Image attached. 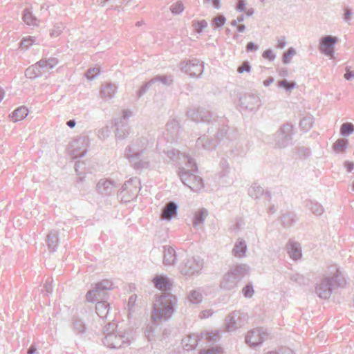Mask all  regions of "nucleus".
Segmentation results:
<instances>
[{"label": "nucleus", "mask_w": 354, "mask_h": 354, "mask_svg": "<svg viewBox=\"0 0 354 354\" xmlns=\"http://www.w3.org/2000/svg\"><path fill=\"white\" fill-rule=\"evenodd\" d=\"M201 339L206 340L208 343L214 344L220 340V334L217 330L212 332H203L201 333Z\"/></svg>", "instance_id": "nucleus-32"}, {"label": "nucleus", "mask_w": 354, "mask_h": 354, "mask_svg": "<svg viewBox=\"0 0 354 354\" xmlns=\"http://www.w3.org/2000/svg\"><path fill=\"white\" fill-rule=\"evenodd\" d=\"M46 241L50 252H55L59 244L58 232L56 230H51L47 235Z\"/></svg>", "instance_id": "nucleus-27"}, {"label": "nucleus", "mask_w": 354, "mask_h": 354, "mask_svg": "<svg viewBox=\"0 0 354 354\" xmlns=\"http://www.w3.org/2000/svg\"><path fill=\"white\" fill-rule=\"evenodd\" d=\"M181 71L191 77H200L204 71L203 62L199 59H193L183 61L180 63Z\"/></svg>", "instance_id": "nucleus-10"}, {"label": "nucleus", "mask_w": 354, "mask_h": 354, "mask_svg": "<svg viewBox=\"0 0 354 354\" xmlns=\"http://www.w3.org/2000/svg\"><path fill=\"white\" fill-rule=\"evenodd\" d=\"M187 116L196 122L211 123L207 129V134H203L197 139L196 147L198 149L212 151L220 144L228 158L243 157L248 153L249 147L247 142L237 140V132L225 126L224 119L214 117L209 111L202 107L189 110Z\"/></svg>", "instance_id": "nucleus-1"}, {"label": "nucleus", "mask_w": 354, "mask_h": 354, "mask_svg": "<svg viewBox=\"0 0 354 354\" xmlns=\"http://www.w3.org/2000/svg\"><path fill=\"white\" fill-rule=\"evenodd\" d=\"M178 128V122L176 120H172L167 123V130H177Z\"/></svg>", "instance_id": "nucleus-64"}, {"label": "nucleus", "mask_w": 354, "mask_h": 354, "mask_svg": "<svg viewBox=\"0 0 354 354\" xmlns=\"http://www.w3.org/2000/svg\"><path fill=\"white\" fill-rule=\"evenodd\" d=\"M287 252L293 260H298L302 256L300 244L297 242L290 241L287 244Z\"/></svg>", "instance_id": "nucleus-22"}, {"label": "nucleus", "mask_w": 354, "mask_h": 354, "mask_svg": "<svg viewBox=\"0 0 354 354\" xmlns=\"http://www.w3.org/2000/svg\"><path fill=\"white\" fill-rule=\"evenodd\" d=\"M163 264L165 266H174L177 262V254L176 250L170 245H164Z\"/></svg>", "instance_id": "nucleus-17"}, {"label": "nucleus", "mask_w": 354, "mask_h": 354, "mask_svg": "<svg viewBox=\"0 0 354 354\" xmlns=\"http://www.w3.org/2000/svg\"><path fill=\"white\" fill-rule=\"evenodd\" d=\"M345 284V279L337 265L328 266L325 272L318 279L315 285V293L323 299H328L333 290Z\"/></svg>", "instance_id": "nucleus-3"}, {"label": "nucleus", "mask_w": 354, "mask_h": 354, "mask_svg": "<svg viewBox=\"0 0 354 354\" xmlns=\"http://www.w3.org/2000/svg\"><path fill=\"white\" fill-rule=\"evenodd\" d=\"M34 39L32 37L28 38H24L21 41V46L25 48H28L30 46L32 45Z\"/></svg>", "instance_id": "nucleus-63"}, {"label": "nucleus", "mask_w": 354, "mask_h": 354, "mask_svg": "<svg viewBox=\"0 0 354 354\" xmlns=\"http://www.w3.org/2000/svg\"><path fill=\"white\" fill-rule=\"evenodd\" d=\"M192 26L197 33H201L207 26V23L205 20L193 21Z\"/></svg>", "instance_id": "nucleus-48"}, {"label": "nucleus", "mask_w": 354, "mask_h": 354, "mask_svg": "<svg viewBox=\"0 0 354 354\" xmlns=\"http://www.w3.org/2000/svg\"><path fill=\"white\" fill-rule=\"evenodd\" d=\"M297 154L300 157H308L310 155V150L308 147H301L297 149Z\"/></svg>", "instance_id": "nucleus-60"}, {"label": "nucleus", "mask_w": 354, "mask_h": 354, "mask_svg": "<svg viewBox=\"0 0 354 354\" xmlns=\"http://www.w3.org/2000/svg\"><path fill=\"white\" fill-rule=\"evenodd\" d=\"M277 86L285 89L286 91H290L296 86V83L295 82H289L286 79H283L277 82Z\"/></svg>", "instance_id": "nucleus-45"}, {"label": "nucleus", "mask_w": 354, "mask_h": 354, "mask_svg": "<svg viewBox=\"0 0 354 354\" xmlns=\"http://www.w3.org/2000/svg\"><path fill=\"white\" fill-rule=\"evenodd\" d=\"M248 272V266L245 264L235 265L229 271L239 281L247 274Z\"/></svg>", "instance_id": "nucleus-24"}, {"label": "nucleus", "mask_w": 354, "mask_h": 354, "mask_svg": "<svg viewBox=\"0 0 354 354\" xmlns=\"http://www.w3.org/2000/svg\"><path fill=\"white\" fill-rule=\"evenodd\" d=\"M337 41L338 39L336 37L325 35L320 39L319 49L325 55L332 58L335 53L333 48Z\"/></svg>", "instance_id": "nucleus-14"}, {"label": "nucleus", "mask_w": 354, "mask_h": 354, "mask_svg": "<svg viewBox=\"0 0 354 354\" xmlns=\"http://www.w3.org/2000/svg\"><path fill=\"white\" fill-rule=\"evenodd\" d=\"M99 73L100 69L98 68H92L86 71L85 77L88 80H93L99 75Z\"/></svg>", "instance_id": "nucleus-55"}, {"label": "nucleus", "mask_w": 354, "mask_h": 354, "mask_svg": "<svg viewBox=\"0 0 354 354\" xmlns=\"http://www.w3.org/2000/svg\"><path fill=\"white\" fill-rule=\"evenodd\" d=\"M254 292L253 286L251 283L247 284L242 290L243 296L247 298L252 297Z\"/></svg>", "instance_id": "nucleus-56"}, {"label": "nucleus", "mask_w": 354, "mask_h": 354, "mask_svg": "<svg viewBox=\"0 0 354 354\" xmlns=\"http://www.w3.org/2000/svg\"><path fill=\"white\" fill-rule=\"evenodd\" d=\"M295 53V49L292 47H290L283 55L282 61L283 64H289L290 59Z\"/></svg>", "instance_id": "nucleus-50"}, {"label": "nucleus", "mask_w": 354, "mask_h": 354, "mask_svg": "<svg viewBox=\"0 0 354 354\" xmlns=\"http://www.w3.org/2000/svg\"><path fill=\"white\" fill-rule=\"evenodd\" d=\"M294 127L290 123H285L272 136L273 145L275 148L285 149L292 145Z\"/></svg>", "instance_id": "nucleus-6"}, {"label": "nucleus", "mask_w": 354, "mask_h": 354, "mask_svg": "<svg viewBox=\"0 0 354 354\" xmlns=\"http://www.w3.org/2000/svg\"><path fill=\"white\" fill-rule=\"evenodd\" d=\"M187 168H180L178 176L182 183L194 192H197L203 187V179L196 174L198 168L192 158H188L186 162Z\"/></svg>", "instance_id": "nucleus-5"}, {"label": "nucleus", "mask_w": 354, "mask_h": 354, "mask_svg": "<svg viewBox=\"0 0 354 354\" xmlns=\"http://www.w3.org/2000/svg\"><path fill=\"white\" fill-rule=\"evenodd\" d=\"M117 91V86L115 84L106 82L102 85L100 95L102 98L109 100L114 97Z\"/></svg>", "instance_id": "nucleus-23"}, {"label": "nucleus", "mask_w": 354, "mask_h": 354, "mask_svg": "<svg viewBox=\"0 0 354 354\" xmlns=\"http://www.w3.org/2000/svg\"><path fill=\"white\" fill-rule=\"evenodd\" d=\"M104 344L114 349L127 347L131 344V339L128 334L119 330L113 335H108L103 339Z\"/></svg>", "instance_id": "nucleus-8"}, {"label": "nucleus", "mask_w": 354, "mask_h": 354, "mask_svg": "<svg viewBox=\"0 0 354 354\" xmlns=\"http://www.w3.org/2000/svg\"><path fill=\"white\" fill-rule=\"evenodd\" d=\"M247 251V245L243 239H239L232 250V254L236 257H243Z\"/></svg>", "instance_id": "nucleus-28"}, {"label": "nucleus", "mask_w": 354, "mask_h": 354, "mask_svg": "<svg viewBox=\"0 0 354 354\" xmlns=\"http://www.w3.org/2000/svg\"><path fill=\"white\" fill-rule=\"evenodd\" d=\"M268 333L263 328H257L248 332L245 342L251 347L259 346L266 339Z\"/></svg>", "instance_id": "nucleus-11"}, {"label": "nucleus", "mask_w": 354, "mask_h": 354, "mask_svg": "<svg viewBox=\"0 0 354 354\" xmlns=\"http://www.w3.org/2000/svg\"><path fill=\"white\" fill-rule=\"evenodd\" d=\"M223 349L221 346H216L209 349L201 350L199 354H221Z\"/></svg>", "instance_id": "nucleus-53"}, {"label": "nucleus", "mask_w": 354, "mask_h": 354, "mask_svg": "<svg viewBox=\"0 0 354 354\" xmlns=\"http://www.w3.org/2000/svg\"><path fill=\"white\" fill-rule=\"evenodd\" d=\"M239 282V281L228 272L223 276L220 286L222 289L230 290L236 288Z\"/></svg>", "instance_id": "nucleus-21"}, {"label": "nucleus", "mask_w": 354, "mask_h": 354, "mask_svg": "<svg viewBox=\"0 0 354 354\" xmlns=\"http://www.w3.org/2000/svg\"><path fill=\"white\" fill-rule=\"evenodd\" d=\"M153 83H151V80L148 82L145 83L143 86H141L140 90L137 93L138 97H140L142 96L149 88V87L153 84Z\"/></svg>", "instance_id": "nucleus-61"}, {"label": "nucleus", "mask_w": 354, "mask_h": 354, "mask_svg": "<svg viewBox=\"0 0 354 354\" xmlns=\"http://www.w3.org/2000/svg\"><path fill=\"white\" fill-rule=\"evenodd\" d=\"M73 330L77 335L85 334L87 330L85 323L80 319H75L72 324Z\"/></svg>", "instance_id": "nucleus-34"}, {"label": "nucleus", "mask_w": 354, "mask_h": 354, "mask_svg": "<svg viewBox=\"0 0 354 354\" xmlns=\"http://www.w3.org/2000/svg\"><path fill=\"white\" fill-rule=\"evenodd\" d=\"M140 181L138 178H132L127 180L118 192V196L121 201L127 203L136 197L137 193L140 190Z\"/></svg>", "instance_id": "nucleus-7"}, {"label": "nucleus", "mask_w": 354, "mask_h": 354, "mask_svg": "<svg viewBox=\"0 0 354 354\" xmlns=\"http://www.w3.org/2000/svg\"><path fill=\"white\" fill-rule=\"evenodd\" d=\"M145 149V140L143 139H138L126 148L125 157L129 160L138 158Z\"/></svg>", "instance_id": "nucleus-15"}, {"label": "nucleus", "mask_w": 354, "mask_h": 354, "mask_svg": "<svg viewBox=\"0 0 354 354\" xmlns=\"http://www.w3.org/2000/svg\"><path fill=\"white\" fill-rule=\"evenodd\" d=\"M252 66L248 61H244L241 65H240L237 68V72L240 74L243 73L244 72H250L251 71Z\"/></svg>", "instance_id": "nucleus-57"}, {"label": "nucleus", "mask_w": 354, "mask_h": 354, "mask_svg": "<svg viewBox=\"0 0 354 354\" xmlns=\"http://www.w3.org/2000/svg\"><path fill=\"white\" fill-rule=\"evenodd\" d=\"M348 145V141L346 139H338L333 145V149L335 151L344 152L346 149Z\"/></svg>", "instance_id": "nucleus-38"}, {"label": "nucleus", "mask_w": 354, "mask_h": 354, "mask_svg": "<svg viewBox=\"0 0 354 354\" xmlns=\"http://www.w3.org/2000/svg\"><path fill=\"white\" fill-rule=\"evenodd\" d=\"M281 219L283 225L288 227L295 221V215L292 212H287L281 216Z\"/></svg>", "instance_id": "nucleus-39"}, {"label": "nucleus", "mask_w": 354, "mask_h": 354, "mask_svg": "<svg viewBox=\"0 0 354 354\" xmlns=\"http://www.w3.org/2000/svg\"><path fill=\"white\" fill-rule=\"evenodd\" d=\"M208 212L205 209H201L196 211L194 214L193 218V225L194 227H197L198 225L203 223L205 218L207 216Z\"/></svg>", "instance_id": "nucleus-36"}, {"label": "nucleus", "mask_w": 354, "mask_h": 354, "mask_svg": "<svg viewBox=\"0 0 354 354\" xmlns=\"http://www.w3.org/2000/svg\"><path fill=\"white\" fill-rule=\"evenodd\" d=\"M167 156L171 160L175 162H178V160L181 159V158H183L187 162L188 158H190L189 157L186 156L183 153H180L178 150H176L175 149L167 150Z\"/></svg>", "instance_id": "nucleus-37"}, {"label": "nucleus", "mask_w": 354, "mask_h": 354, "mask_svg": "<svg viewBox=\"0 0 354 354\" xmlns=\"http://www.w3.org/2000/svg\"><path fill=\"white\" fill-rule=\"evenodd\" d=\"M185 9L183 3L181 1H178L176 3H173L170 6V10L173 15H179Z\"/></svg>", "instance_id": "nucleus-49"}, {"label": "nucleus", "mask_w": 354, "mask_h": 354, "mask_svg": "<svg viewBox=\"0 0 354 354\" xmlns=\"http://www.w3.org/2000/svg\"><path fill=\"white\" fill-rule=\"evenodd\" d=\"M64 26L62 24H56L53 29L51 30L50 35L51 37H57L62 32Z\"/></svg>", "instance_id": "nucleus-54"}, {"label": "nucleus", "mask_w": 354, "mask_h": 354, "mask_svg": "<svg viewBox=\"0 0 354 354\" xmlns=\"http://www.w3.org/2000/svg\"><path fill=\"white\" fill-rule=\"evenodd\" d=\"M45 73L43 71V68L38 64V62L28 67L25 71V75L26 77L30 79H35L36 77H40Z\"/></svg>", "instance_id": "nucleus-29"}, {"label": "nucleus", "mask_w": 354, "mask_h": 354, "mask_svg": "<svg viewBox=\"0 0 354 354\" xmlns=\"http://www.w3.org/2000/svg\"><path fill=\"white\" fill-rule=\"evenodd\" d=\"M23 20L28 25H36L37 18L26 8L24 10Z\"/></svg>", "instance_id": "nucleus-42"}, {"label": "nucleus", "mask_w": 354, "mask_h": 354, "mask_svg": "<svg viewBox=\"0 0 354 354\" xmlns=\"http://www.w3.org/2000/svg\"><path fill=\"white\" fill-rule=\"evenodd\" d=\"M160 82L164 85L169 86L171 84L173 80L171 76L156 75L151 80V83Z\"/></svg>", "instance_id": "nucleus-43"}, {"label": "nucleus", "mask_w": 354, "mask_h": 354, "mask_svg": "<svg viewBox=\"0 0 354 354\" xmlns=\"http://www.w3.org/2000/svg\"><path fill=\"white\" fill-rule=\"evenodd\" d=\"M304 203L305 207L315 215L319 216L324 212V208L322 205L316 201L309 200L306 201Z\"/></svg>", "instance_id": "nucleus-31"}, {"label": "nucleus", "mask_w": 354, "mask_h": 354, "mask_svg": "<svg viewBox=\"0 0 354 354\" xmlns=\"http://www.w3.org/2000/svg\"><path fill=\"white\" fill-rule=\"evenodd\" d=\"M290 279L299 286L304 285L306 281L305 277L302 274H300L299 273L290 274Z\"/></svg>", "instance_id": "nucleus-51"}, {"label": "nucleus", "mask_w": 354, "mask_h": 354, "mask_svg": "<svg viewBox=\"0 0 354 354\" xmlns=\"http://www.w3.org/2000/svg\"><path fill=\"white\" fill-rule=\"evenodd\" d=\"M53 280L51 278H48L46 280L44 288L41 290V291L44 295L49 296L50 295L52 294L53 290Z\"/></svg>", "instance_id": "nucleus-47"}, {"label": "nucleus", "mask_w": 354, "mask_h": 354, "mask_svg": "<svg viewBox=\"0 0 354 354\" xmlns=\"http://www.w3.org/2000/svg\"><path fill=\"white\" fill-rule=\"evenodd\" d=\"M189 301L194 304H198L202 301L203 295L198 290H193L188 295Z\"/></svg>", "instance_id": "nucleus-40"}, {"label": "nucleus", "mask_w": 354, "mask_h": 354, "mask_svg": "<svg viewBox=\"0 0 354 354\" xmlns=\"http://www.w3.org/2000/svg\"><path fill=\"white\" fill-rule=\"evenodd\" d=\"M28 113V111L25 106H20L11 113L10 117L13 122H18L24 119Z\"/></svg>", "instance_id": "nucleus-33"}, {"label": "nucleus", "mask_w": 354, "mask_h": 354, "mask_svg": "<svg viewBox=\"0 0 354 354\" xmlns=\"http://www.w3.org/2000/svg\"><path fill=\"white\" fill-rule=\"evenodd\" d=\"M178 206L173 201L169 202L162 209L161 218L165 221H170L177 215Z\"/></svg>", "instance_id": "nucleus-18"}, {"label": "nucleus", "mask_w": 354, "mask_h": 354, "mask_svg": "<svg viewBox=\"0 0 354 354\" xmlns=\"http://www.w3.org/2000/svg\"><path fill=\"white\" fill-rule=\"evenodd\" d=\"M226 21V18L223 15H219L215 17L212 20V25L215 28H221L224 26Z\"/></svg>", "instance_id": "nucleus-52"}, {"label": "nucleus", "mask_w": 354, "mask_h": 354, "mask_svg": "<svg viewBox=\"0 0 354 354\" xmlns=\"http://www.w3.org/2000/svg\"><path fill=\"white\" fill-rule=\"evenodd\" d=\"M153 282L154 283V286L156 288L165 290V292L162 293L161 295L158 296L156 299V300L161 296L165 295V294H171L168 291L171 290V283L170 282L169 279L164 275H158L153 278Z\"/></svg>", "instance_id": "nucleus-16"}, {"label": "nucleus", "mask_w": 354, "mask_h": 354, "mask_svg": "<svg viewBox=\"0 0 354 354\" xmlns=\"http://www.w3.org/2000/svg\"><path fill=\"white\" fill-rule=\"evenodd\" d=\"M79 144H87L86 139L85 138H80L73 144L72 147H73V153L75 158L84 157L87 152V149L86 148H84L82 151H79Z\"/></svg>", "instance_id": "nucleus-35"}, {"label": "nucleus", "mask_w": 354, "mask_h": 354, "mask_svg": "<svg viewBox=\"0 0 354 354\" xmlns=\"http://www.w3.org/2000/svg\"><path fill=\"white\" fill-rule=\"evenodd\" d=\"M201 340V335L196 334L189 335L183 339V344L186 350H194L197 346L198 342Z\"/></svg>", "instance_id": "nucleus-25"}, {"label": "nucleus", "mask_w": 354, "mask_h": 354, "mask_svg": "<svg viewBox=\"0 0 354 354\" xmlns=\"http://www.w3.org/2000/svg\"><path fill=\"white\" fill-rule=\"evenodd\" d=\"M259 95L255 93H245L239 97L240 106L245 110L254 111L261 105Z\"/></svg>", "instance_id": "nucleus-13"}, {"label": "nucleus", "mask_w": 354, "mask_h": 354, "mask_svg": "<svg viewBox=\"0 0 354 354\" xmlns=\"http://www.w3.org/2000/svg\"><path fill=\"white\" fill-rule=\"evenodd\" d=\"M240 317V313L234 311L226 318V329L227 331H233L239 327L240 324L237 321Z\"/></svg>", "instance_id": "nucleus-26"}, {"label": "nucleus", "mask_w": 354, "mask_h": 354, "mask_svg": "<svg viewBox=\"0 0 354 354\" xmlns=\"http://www.w3.org/2000/svg\"><path fill=\"white\" fill-rule=\"evenodd\" d=\"M203 267V260L200 257L187 259L180 266V271L183 275L192 277L198 275Z\"/></svg>", "instance_id": "nucleus-9"}, {"label": "nucleus", "mask_w": 354, "mask_h": 354, "mask_svg": "<svg viewBox=\"0 0 354 354\" xmlns=\"http://www.w3.org/2000/svg\"><path fill=\"white\" fill-rule=\"evenodd\" d=\"M58 63L59 61L56 57L44 58L38 62V64L40 65L45 73L53 68Z\"/></svg>", "instance_id": "nucleus-30"}, {"label": "nucleus", "mask_w": 354, "mask_h": 354, "mask_svg": "<svg viewBox=\"0 0 354 354\" xmlns=\"http://www.w3.org/2000/svg\"><path fill=\"white\" fill-rule=\"evenodd\" d=\"M176 302V297L169 293L160 297L156 300L151 315V324L147 325L145 328V335L149 341H151L156 336L159 324L158 322L169 318L174 313Z\"/></svg>", "instance_id": "nucleus-2"}, {"label": "nucleus", "mask_w": 354, "mask_h": 354, "mask_svg": "<svg viewBox=\"0 0 354 354\" xmlns=\"http://www.w3.org/2000/svg\"><path fill=\"white\" fill-rule=\"evenodd\" d=\"M354 132V124L351 122H344L340 127V135L348 136Z\"/></svg>", "instance_id": "nucleus-41"}, {"label": "nucleus", "mask_w": 354, "mask_h": 354, "mask_svg": "<svg viewBox=\"0 0 354 354\" xmlns=\"http://www.w3.org/2000/svg\"><path fill=\"white\" fill-rule=\"evenodd\" d=\"M119 330L117 329V324L115 322H109L104 327L103 330V333L104 337H107L108 335H113L118 332Z\"/></svg>", "instance_id": "nucleus-46"}, {"label": "nucleus", "mask_w": 354, "mask_h": 354, "mask_svg": "<svg viewBox=\"0 0 354 354\" xmlns=\"http://www.w3.org/2000/svg\"><path fill=\"white\" fill-rule=\"evenodd\" d=\"M114 187H115V184L109 179H101L96 186L98 193L104 196L110 195Z\"/></svg>", "instance_id": "nucleus-19"}, {"label": "nucleus", "mask_w": 354, "mask_h": 354, "mask_svg": "<svg viewBox=\"0 0 354 354\" xmlns=\"http://www.w3.org/2000/svg\"><path fill=\"white\" fill-rule=\"evenodd\" d=\"M113 288V283L109 279H103L94 284L86 295V300L88 302H96L95 312L102 319L106 318L110 310V304L105 299L108 291Z\"/></svg>", "instance_id": "nucleus-4"}, {"label": "nucleus", "mask_w": 354, "mask_h": 354, "mask_svg": "<svg viewBox=\"0 0 354 354\" xmlns=\"http://www.w3.org/2000/svg\"><path fill=\"white\" fill-rule=\"evenodd\" d=\"M264 59H268L269 61H273L275 57H276V55L274 53L273 50L272 49H267L263 53V55H262Z\"/></svg>", "instance_id": "nucleus-62"}, {"label": "nucleus", "mask_w": 354, "mask_h": 354, "mask_svg": "<svg viewBox=\"0 0 354 354\" xmlns=\"http://www.w3.org/2000/svg\"><path fill=\"white\" fill-rule=\"evenodd\" d=\"M111 131L109 127H104L100 130L98 136L100 139H105L109 136Z\"/></svg>", "instance_id": "nucleus-59"}, {"label": "nucleus", "mask_w": 354, "mask_h": 354, "mask_svg": "<svg viewBox=\"0 0 354 354\" xmlns=\"http://www.w3.org/2000/svg\"><path fill=\"white\" fill-rule=\"evenodd\" d=\"M344 15H343V20L350 24V21L351 20V17L353 15V12H352V10L348 8V7H346L344 8Z\"/></svg>", "instance_id": "nucleus-58"}, {"label": "nucleus", "mask_w": 354, "mask_h": 354, "mask_svg": "<svg viewBox=\"0 0 354 354\" xmlns=\"http://www.w3.org/2000/svg\"><path fill=\"white\" fill-rule=\"evenodd\" d=\"M248 194L255 199H258L261 196H263L267 201H270L271 199L270 192L268 191L264 192L263 188L257 184H254L249 188Z\"/></svg>", "instance_id": "nucleus-20"}, {"label": "nucleus", "mask_w": 354, "mask_h": 354, "mask_svg": "<svg viewBox=\"0 0 354 354\" xmlns=\"http://www.w3.org/2000/svg\"><path fill=\"white\" fill-rule=\"evenodd\" d=\"M131 113L128 110H124L122 117L115 122L116 128L115 137L117 139H124L129 134V127L127 119L130 117Z\"/></svg>", "instance_id": "nucleus-12"}, {"label": "nucleus", "mask_w": 354, "mask_h": 354, "mask_svg": "<svg viewBox=\"0 0 354 354\" xmlns=\"http://www.w3.org/2000/svg\"><path fill=\"white\" fill-rule=\"evenodd\" d=\"M313 124V118L312 116H306L303 118L299 122V127L304 131H308L311 129Z\"/></svg>", "instance_id": "nucleus-44"}]
</instances>
